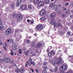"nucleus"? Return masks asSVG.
<instances>
[{
    "instance_id": "4c0bfd02",
    "label": "nucleus",
    "mask_w": 73,
    "mask_h": 73,
    "mask_svg": "<svg viewBox=\"0 0 73 73\" xmlns=\"http://www.w3.org/2000/svg\"><path fill=\"white\" fill-rule=\"evenodd\" d=\"M48 66H45L43 68L44 70H46V69H48Z\"/></svg>"
},
{
    "instance_id": "9d476101",
    "label": "nucleus",
    "mask_w": 73,
    "mask_h": 73,
    "mask_svg": "<svg viewBox=\"0 0 73 73\" xmlns=\"http://www.w3.org/2000/svg\"><path fill=\"white\" fill-rule=\"evenodd\" d=\"M3 24V22H0V29L2 31H3L4 29V27L3 26H1L0 25H1Z\"/></svg>"
},
{
    "instance_id": "e433bc0d",
    "label": "nucleus",
    "mask_w": 73,
    "mask_h": 73,
    "mask_svg": "<svg viewBox=\"0 0 73 73\" xmlns=\"http://www.w3.org/2000/svg\"><path fill=\"white\" fill-rule=\"evenodd\" d=\"M3 47L4 49L5 50H6V51H7V48H6L5 46V45H3Z\"/></svg>"
},
{
    "instance_id": "864d4df0",
    "label": "nucleus",
    "mask_w": 73,
    "mask_h": 73,
    "mask_svg": "<svg viewBox=\"0 0 73 73\" xmlns=\"http://www.w3.org/2000/svg\"><path fill=\"white\" fill-rule=\"evenodd\" d=\"M19 53H20V54H21V53H22L21 51V50H20V49H19Z\"/></svg>"
},
{
    "instance_id": "bf43d9fd",
    "label": "nucleus",
    "mask_w": 73,
    "mask_h": 73,
    "mask_svg": "<svg viewBox=\"0 0 73 73\" xmlns=\"http://www.w3.org/2000/svg\"><path fill=\"white\" fill-rule=\"evenodd\" d=\"M64 53H66V52H67V51H66V50L64 49Z\"/></svg>"
},
{
    "instance_id": "774afa93",
    "label": "nucleus",
    "mask_w": 73,
    "mask_h": 73,
    "mask_svg": "<svg viewBox=\"0 0 73 73\" xmlns=\"http://www.w3.org/2000/svg\"><path fill=\"white\" fill-rule=\"evenodd\" d=\"M62 17H65V15H62Z\"/></svg>"
},
{
    "instance_id": "393cba45",
    "label": "nucleus",
    "mask_w": 73,
    "mask_h": 73,
    "mask_svg": "<svg viewBox=\"0 0 73 73\" xmlns=\"http://www.w3.org/2000/svg\"><path fill=\"white\" fill-rule=\"evenodd\" d=\"M52 64L53 65H55L56 64V62L54 60H53L52 61Z\"/></svg>"
},
{
    "instance_id": "c85d7f7f",
    "label": "nucleus",
    "mask_w": 73,
    "mask_h": 73,
    "mask_svg": "<svg viewBox=\"0 0 73 73\" xmlns=\"http://www.w3.org/2000/svg\"><path fill=\"white\" fill-rule=\"evenodd\" d=\"M70 12L68 10L66 11L65 12V14L66 15H69V14Z\"/></svg>"
},
{
    "instance_id": "6ab92c4d",
    "label": "nucleus",
    "mask_w": 73,
    "mask_h": 73,
    "mask_svg": "<svg viewBox=\"0 0 73 73\" xmlns=\"http://www.w3.org/2000/svg\"><path fill=\"white\" fill-rule=\"evenodd\" d=\"M51 17L52 18H54L56 17V14L55 13H52L51 14Z\"/></svg>"
},
{
    "instance_id": "052dcab7",
    "label": "nucleus",
    "mask_w": 73,
    "mask_h": 73,
    "mask_svg": "<svg viewBox=\"0 0 73 73\" xmlns=\"http://www.w3.org/2000/svg\"><path fill=\"white\" fill-rule=\"evenodd\" d=\"M69 5V3H66L65 4V6H67V5Z\"/></svg>"
},
{
    "instance_id": "20e7f679",
    "label": "nucleus",
    "mask_w": 73,
    "mask_h": 73,
    "mask_svg": "<svg viewBox=\"0 0 73 73\" xmlns=\"http://www.w3.org/2000/svg\"><path fill=\"white\" fill-rule=\"evenodd\" d=\"M12 31H11V29L10 28H8L6 31V35H9L11 33Z\"/></svg>"
},
{
    "instance_id": "72a5a7b5",
    "label": "nucleus",
    "mask_w": 73,
    "mask_h": 73,
    "mask_svg": "<svg viewBox=\"0 0 73 73\" xmlns=\"http://www.w3.org/2000/svg\"><path fill=\"white\" fill-rule=\"evenodd\" d=\"M59 33L61 35H62V34H63L64 33V31H59Z\"/></svg>"
},
{
    "instance_id": "680f3d73",
    "label": "nucleus",
    "mask_w": 73,
    "mask_h": 73,
    "mask_svg": "<svg viewBox=\"0 0 73 73\" xmlns=\"http://www.w3.org/2000/svg\"><path fill=\"white\" fill-rule=\"evenodd\" d=\"M31 70L32 72L33 73V72H34V70L33 69H32V68H31Z\"/></svg>"
},
{
    "instance_id": "09e8293b",
    "label": "nucleus",
    "mask_w": 73,
    "mask_h": 73,
    "mask_svg": "<svg viewBox=\"0 0 73 73\" xmlns=\"http://www.w3.org/2000/svg\"><path fill=\"white\" fill-rule=\"evenodd\" d=\"M29 62H32V58H30V59H29Z\"/></svg>"
},
{
    "instance_id": "bb28decb",
    "label": "nucleus",
    "mask_w": 73,
    "mask_h": 73,
    "mask_svg": "<svg viewBox=\"0 0 73 73\" xmlns=\"http://www.w3.org/2000/svg\"><path fill=\"white\" fill-rule=\"evenodd\" d=\"M34 2L35 4H36L38 2V0H34Z\"/></svg>"
},
{
    "instance_id": "f3484780",
    "label": "nucleus",
    "mask_w": 73,
    "mask_h": 73,
    "mask_svg": "<svg viewBox=\"0 0 73 73\" xmlns=\"http://www.w3.org/2000/svg\"><path fill=\"white\" fill-rule=\"evenodd\" d=\"M47 17H48L46 16L45 17H42L41 18V20H42V21H44V20H46V19H47Z\"/></svg>"
},
{
    "instance_id": "6e6d98bb",
    "label": "nucleus",
    "mask_w": 73,
    "mask_h": 73,
    "mask_svg": "<svg viewBox=\"0 0 73 73\" xmlns=\"http://www.w3.org/2000/svg\"><path fill=\"white\" fill-rule=\"evenodd\" d=\"M16 16V13H15L13 14V17H14Z\"/></svg>"
},
{
    "instance_id": "39448f33",
    "label": "nucleus",
    "mask_w": 73,
    "mask_h": 73,
    "mask_svg": "<svg viewBox=\"0 0 73 73\" xmlns=\"http://www.w3.org/2000/svg\"><path fill=\"white\" fill-rule=\"evenodd\" d=\"M38 5L40 7L44 6V3L43 1H39L38 4Z\"/></svg>"
},
{
    "instance_id": "f704fd0d",
    "label": "nucleus",
    "mask_w": 73,
    "mask_h": 73,
    "mask_svg": "<svg viewBox=\"0 0 73 73\" xmlns=\"http://www.w3.org/2000/svg\"><path fill=\"white\" fill-rule=\"evenodd\" d=\"M52 55V54L50 52L48 53V56L49 57H51Z\"/></svg>"
},
{
    "instance_id": "79ce46f5",
    "label": "nucleus",
    "mask_w": 73,
    "mask_h": 73,
    "mask_svg": "<svg viewBox=\"0 0 73 73\" xmlns=\"http://www.w3.org/2000/svg\"><path fill=\"white\" fill-rule=\"evenodd\" d=\"M31 65H34V66H35V63L33 62H31Z\"/></svg>"
},
{
    "instance_id": "a18cd8bd",
    "label": "nucleus",
    "mask_w": 73,
    "mask_h": 73,
    "mask_svg": "<svg viewBox=\"0 0 73 73\" xmlns=\"http://www.w3.org/2000/svg\"><path fill=\"white\" fill-rule=\"evenodd\" d=\"M50 70L51 72H53L54 71V69H53L51 68Z\"/></svg>"
},
{
    "instance_id": "4468645a",
    "label": "nucleus",
    "mask_w": 73,
    "mask_h": 73,
    "mask_svg": "<svg viewBox=\"0 0 73 73\" xmlns=\"http://www.w3.org/2000/svg\"><path fill=\"white\" fill-rule=\"evenodd\" d=\"M12 48L13 50H16L17 49V45L14 44L12 46Z\"/></svg>"
},
{
    "instance_id": "338daca9",
    "label": "nucleus",
    "mask_w": 73,
    "mask_h": 73,
    "mask_svg": "<svg viewBox=\"0 0 73 73\" xmlns=\"http://www.w3.org/2000/svg\"><path fill=\"white\" fill-rule=\"evenodd\" d=\"M34 36H37V34L36 33H35L34 34Z\"/></svg>"
},
{
    "instance_id": "7c9ffc66",
    "label": "nucleus",
    "mask_w": 73,
    "mask_h": 73,
    "mask_svg": "<svg viewBox=\"0 0 73 73\" xmlns=\"http://www.w3.org/2000/svg\"><path fill=\"white\" fill-rule=\"evenodd\" d=\"M28 52H29V50H27V51H25V56H27V55H28Z\"/></svg>"
},
{
    "instance_id": "9b49d317",
    "label": "nucleus",
    "mask_w": 73,
    "mask_h": 73,
    "mask_svg": "<svg viewBox=\"0 0 73 73\" xmlns=\"http://www.w3.org/2000/svg\"><path fill=\"white\" fill-rule=\"evenodd\" d=\"M28 9L30 10L33 9H34V7L33 5H29L28 6Z\"/></svg>"
},
{
    "instance_id": "c9c22d12",
    "label": "nucleus",
    "mask_w": 73,
    "mask_h": 73,
    "mask_svg": "<svg viewBox=\"0 0 73 73\" xmlns=\"http://www.w3.org/2000/svg\"><path fill=\"white\" fill-rule=\"evenodd\" d=\"M47 64H48V63H47V62L44 61L43 63V64L44 65H46Z\"/></svg>"
},
{
    "instance_id": "603ef678",
    "label": "nucleus",
    "mask_w": 73,
    "mask_h": 73,
    "mask_svg": "<svg viewBox=\"0 0 73 73\" xmlns=\"http://www.w3.org/2000/svg\"><path fill=\"white\" fill-rule=\"evenodd\" d=\"M67 35L69 36H70V33L69 32H68Z\"/></svg>"
},
{
    "instance_id": "2f4dec72",
    "label": "nucleus",
    "mask_w": 73,
    "mask_h": 73,
    "mask_svg": "<svg viewBox=\"0 0 73 73\" xmlns=\"http://www.w3.org/2000/svg\"><path fill=\"white\" fill-rule=\"evenodd\" d=\"M11 53H10V54L12 56H13L14 55V53L13 52V51L12 50H11Z\"/></svg>"
},
{
    "instance_id": "a878e982",
    "label": "nucleus",
    "mask_w": 73,
    "mask_h": 73,
    "mask_svg": "<svg viewBox=\"0 0 73 73\" xmlns=\"http://www.w3.org/2000/svg\"><path fill=\"white\" fill-rule=\"evenodd\" d=\"M50 52L53 55V56H54L55 55V54H56L55 52H54V51H53V50H51Z\"/></svg>"
},
{
    "instance_id": "2eb2a0df",
    "label": "nucleus",
    "mask_w": 73,
    "mask_h": 73,
    "mask_svg": "<svg viewBox=\"0 0 73 73\" xmlns=\"http://www.w3.org/2000/svg\"><path fill=\"white\" fill-rule=\"evenodd\" d=\"M58 9V6L57 5H55L54 6V11H57Z\"/></svg>"
},
{
    "instance_id": "0eeeda50",
    "label": "nucleus",
    "mask_w": 73,
    "mask_h": 73,
    "mask_svg": "<svg viewBox=\"0 0 73 73\" xmlns=\"http://www.w3.org/2000/svg\"><path fill=\"white\" fill-rule=\"evenodd\" d=\"M46 14V11L44 10H41L40 12V14L41 16H44Z\"/></svg>"
},
{
    "instance_id": "7ed1b4c3",
    "label": "nucleus",
    "mask_w": 73,
    "mask_h": 73,
    "mask_svg": "<svg viewBox=\"0 0 73 73\" xmlns=\"http://www.w3.org/2000/svg\"><path fill=\"white\" fill-rule=\"evenodd\" d=\"M21 3V0H17L16 3L15 5L17 7H19Z\"/></svg>"
},
{
    "instance_id": "0e129e2a",
    "label": "nucleus",
    "mask_w": 73,
    "mask_h": 73,
    "mask_svg": "<svg viewBox=\"0 0 73 73\" xmlns=\"http://www.w3.org/2000/svg\"><path fill=\"white\" fill-rule=\"evenodd\" d=\"M36 56V54H33L32 55V56Z\"/></svg>"
},
{
    "instance_id": "13d9d810",
    "label": "nucleus",
    "mask_w": 73,
    "mask_h": 73,
    "mask_svg": "<svg viewBox=\"0 0 73 73\" xmlns=\"http://www.w3.org/2000/svg\"><path fill=\"white\" fill-rule=\"evenodd\" d=\"M27 43H29V42H30V40H27Z\"/></svg>"
},
{
    "instance_id": "ea45409f",
    "label": "nucleus",
    "mask_w": 73,
    "mask_h": 73,
    "mask_svg": "<svg viewBox=\"0 0 73 73\" xmlns=\"http://www.w3.org/2000/svg\"><path fill=\"white\" fill-rule=\"evenodd\" d=\"M9 9L8 8H7L5 9V11H6V12H8V11H9Z\"/></svg>"
},
{
    "instance_id": "69168bd1",
    "label": "nucleus",
    "mask_w": 73,
    "mask_h": 73,
    "mask_svg": "<svg viewBox=\"0 0 73 73\" xmlns=\"http://www.w3.org/2000/svg\"><path fill=\"white\" fill-rule=\"evenodd\" d=\"M25 67H27V66H28V64L26 63L25 65Z\"/></svg>"
},
{
    "instance_id": "4be33fe9",
    "label": "nucleus",
    "mask_w": 73,
    "mask_h": 73,
    "mask_svg": "<svg viewBox=\"0 0 73 73\" xmlns=\"http://www.w3.org/2000/svg\"><path fill=\"white\" fill-rule=\"evenodd\" d=\"M11 9L13 10L15 9V5L14 4H12L11 5Z\"/></svg>"
},
{
    "instance_id": "ddd939ff",
    "label": "nucleus",
    "mask_w": 73,
    "mask_h": 73,
    "mask_svg": "<svg viewBox=\"0 0 73 73\" xmlns=\"http://www.w3.org/2000/svg\"><path fill=\"white\" fill-rule=\"evenodd\" d=\"M21 9H25L27 7H26V6L25 5H21Z\"/></svg>"
},
{
    "instance_id": "f257e3e1",
    "label": "nucleus",
    "mask_w": 73,
    "mask_h": 73,
    "mask_svg": "<svg viewBox=\"0 0 73 73\" xmlns=\"http://www.w3.org/2000/svg\"><path fill=\"white\" fill-rule=\"evenodd\" d=\"M68 69V65H63L60 66V69L61 71H62L60 73H65L64 71H66Z\"/></svg>"
},
{
    "instance_id": "473e14b6",
    "label": "nucleus",
    "mask_w": 73,
    "mask_h": 73,
    "mask_svg": "<svg viewBox=\"0 0 73 73\" xmlns=\"http://www.w3.org/2000/svg\"><path fill=\"white\" fill-rule=\"evenodd\" d=\"M20 69L19 68H17L16 70V72L17 73H19L20 72Z\"/></svg>"
},
{
    "instance_id": "37998d69",
    "label": "nucleus",
    "mask_w": 73,
    "mask_h": 73,
    "mask_svg": "<svg viewBox=\"0 0 73 73\" xmlns=\"http://www.w3.org/2000/svg\"><path fill=\"white\" fill-rule=\"evenodd\" d=\"M43 73H47V71H46V70H44L42 71Z\"/></svg>"
},
{
    "instance_id": "3c124183",
    "label": "nucleus",
    "mask_w": 73,
    "mask_h": 73,
    "mask_svg": "<svg viewBox=\"0 0 73 73\" xmlns=\"http://www.w3.org/2000/svg\"><path fill=\"white\" fill-rule=\"evenodd\" d=\"M49 48H51V47H48V48L47 50V52H49Z\"/></svg>"
},
{
    "instance_id": "f8f14e48",
    "label": "nucleus",
    "mask_w": 73,
    "mask_h": 73,
    "mask_svg": "<svg viewBox=\"0 0 73 73\" xmlns=\"http://www.w3.org/2000/svg\"><path fill=\"white\" fill-rule=\"evenodd\" d=\"M61 61H62V60L61 58H59L58 60V61L56 62V64L57 65H59L61 63Z\"/></svg>"
},
{
    "instance_id": "a19ab883",
    "label": "nucleus",
    "mask_w": 73,
    "mask_h": 73,
    "mask_svg": "<svg viewBox=\"0 0 73 73\" xmlns=\"http://www.w3.org/2000/svg\"><path fill=\"white\" fill-rule=\"evenodd\" d=\"M57 12L58 14L59 15V14H60V13H61V11H60V10H58Z\"/></svg>"
},
{
    "instance_id": "a211bd4d",
    "label": "nucleus",
    "mask_w": 73,
    "mask_h": 73,
    "mask_svg": "<svg viewBox=\"0 0 73 73\" xmlns=\"http://www.w3.org/2000/svg\"><path fill=\"white\" fill-rule=\"evenodd\" d=\"M69 59H70V61L71 62H72L73 63V57H72V56H69Z\"/></svg>"
},
{
    "instance_id": "e2e57ef3",
    "label": "nucleus",
    "mask_w": 73,
    "mask_h": 73,
    "mask_svg": "<svg viewBox=\"0 0 73 73\" xmlns=\"http://www.w3.org/2000/svg\"><path fill=\"white\" fill-rule=\"evenodd\" d=\"M27 21L28 23H29V22H30V21L31 22V21H30V20H29V19H27Z\"/></svg>"
},
{
    "instance_id": "5701e85b",
    "label": "nucleus",
    "mask_w": 73,
    "mask_h": 73,
    "mask_svg": "<svg viewBox=\"0 0 73 73\" xmlns=\"http://www.w3.org/2000/svg\"><path fill=\"white\" fill-rule=\"evenodd\" d=\"M45 3L46 4H49L50 3V2L49 0H45Z\"/></svg>"
},
{
    "instance_id": "6e6552de",
    "label": "nucleus",
    "mask_w": 73,
    "mask_h": 73,
    "mask_svg": "<svg viewBox=\"0 0 73 73\" xmlns=\"http://www.w3.org/2000/svg\"><path fill=\"white\" fill-rule=\"evenodd\" d=\"M54 25L55 27H62V25L60 23H58V22H55L54 24Z\"/></svg>"
},
{
    "instance_id": "de8ad7c7",
    "label": "nucleus",
    "mask_w": 73,
    "mask_h": 73,
    "mask_svg": "<svg viewBox=\"0 0 73 73\" xmlns=\"http://www.w3.org/2000/svg\"><path fill=\"white\" fill-rule=\"evenodd\" d=\"M30 23L31 24H32L33 23H34V21L33 20L30 21Z\"/></svg>"
},
{
    "instance_id": "aec40b11",
    "label": "nucleus",
    "mask_w": 73,
    "mask_h": 73,
    "mask_svg": "<svg viewBox=\"0 0 73 73\" xmlns=\"http://www.w3.org/2000/svg\"><path fill=\"white\" fill-rule=\"evenodd\" d=\"M54 23H55V21L54 20H51L50 22V24L51 25H53L54 24Z\"/></svg>"
},
{
    "instance_id": "1a4fd4ad",
    "label": "nucleus",
    "mask_w": 73,
    "mask_h": 73,
    "mask_svg": "<svg viewBox=\"0 0 73 73\" xmlns=\"http://www.w3.org/2000/svg\"><path fill=\"white\" fill-rule=\"evenodd\" d=\"M21 37V35H18L16 37V39L17 41H19L20 40V38Z\"/></svg>"
},
{
    "instance_id": "c03bdc74",
    "label": "nucleus",
    "mask_w": 73,
    "mask_h": 73,
    "mask_svg": "<svg viewBox=\"0 0 73 73\" xmlns=\"http://www.w3.org/2000/svg\"><path fill=\"white\" fill-rule=\"evenodd\" d=\"M18 33H19V30H17L15 32V34H18Z\"/></svg>"
},
{
    "instance_id": "49530a36",
    "label": "nucleus",
    "mask_w": 73,
    "mask_h": 73,
    "mask_svg": "<svg viewBox=\"0 0 73 73\" xmlns=\"http://www.w3.org/2000/svg\"><path fill=\"white\" fill-rule=\"evenodd\" d=\"M61 53V51H58L57 53V54H60Z\"/></svg>"
},
{
    "instance_id": "5fc2aeb1",
    "label": "nucleus",
    "mask_w": 73,
    "mask_h": 73,
    "mask_svg": "<svg viewBox=\"0 0 73 73\" xmlns=\"http://www.w3.org/2000/svg\"><path fill=\"white\" fill-rule=\"evenodd\" d=\"M66 8H63V11H66Z\"/></svg>"
},
{
    "instance_id": "58836bf2",
    "label": "nucleus",
    "mask_w": 73,
    "mask_h": 73,
    "mask_svg": "<svg viewBox=\"0 0 73 73\" xmlns=\"http://www.w3.org/2000/svg\"><path fill=\"white\" fill-rule=\"evenodd\" d=\"M57 69H58V67L57 66H56L55 68L54 71L55 72H57Z\"/></svg>"
},
{
    "instance_id": "cd10ccee",
    "label": "nucleus",
    "mask_w": 73,
    "mask_h": 73,
    "mask_svg": "<svg viewBox=\"0 0 73 73\" xmlns=\"http://www.w3.org/2000/svg\"><path fill=\"white\" fill-rule=\"evenodd\" d=\"M35 46H36V44H35V43H33L31 44V46L33 48H35Z\"/></svg>"
},
{
    "instance_id": "dca6fc26",
    "label": "nucleus",
    "mask_w": 73,
    "mask_h": 73,
    "mask_svg": "<svg viewBox=\"0 0 73 73\" xmlns=\"http://www.w3.org/2000/svg\"><path fill=\"white\" fill-rule=\"evenodd\" d=\"M42 46V44L41 43H37V48H40Z\"/></svg>"
},
{
    "instance_id": "8fccbe9b",
    "label": "nucleus",
    "mask_w": 73,
    "mask_h": 73,
    "mask_svg": "<svg viewBox=\"0 0 73 73\" xmlns=\"http://www.w3.org/2000/svg\"><path fill=\"white\" fill-rule=\"evenodd\" d=\"M71 24H72V23L70 22H69L68 24V26H71Z\"/></svg>"
},
{
    "instance_id": "423d86ee",
    "label": "nucleus",
    "mask_w": 73,
    "mask_h": 73,
    "mask_svg": "<svg viewBox=\"0 0 73 73\" xmlns=\"http://www.w3.org/2000/svg\"><path fill=\"white\" fill-rule=\"evenodd\" d=\"M23 19V16L20 14H18L17 15V20H22Z\"/></svg>"
},
{
    "instance_id": "412c9836",
    "label": "nucleus",
    "mask_w": 73,
    "mask_h": 73,
    "mask_svg": "<svg viewBox=\"0 0 73 73\" xmlns=\"http://www.w3.org/2000/svg\"><path fill=\"white\" fill-rule=\"evenodd\" d=\"M10 61V59L9 58H7L5 60V61L6 62H8Z\"/></svg>"
},
{
    "instance_id": "b1692460",
    "label": "nucleus",
    "mask_w": 73,
    "mask_h": 73,
    "mask_svg": "<svg viewBox=\"0 0 73 73\" xmlns=\"http://www.w3.org/2000/svg\"><path fill=\"white\" fill-rule=\"evenodd\" d=\"M7 41L8 42H9L10 44H12V43H13L14 42H13V40H7Z\"/></svg>"
},
{
    "instance_id": "c756f323",
    "label": "nucleus",
    "mask_w": 73,
    "mask_h": 73,
    "mask_svg": "<svg viewBox=\"0 0 73 73\" xmlns=\"http://www.w3.org/2000/svg\"><path fill=\"white\" fill-rule=\"evenodd\" d=\"M53 5H54L53 3H51L50 4L49 6L50 8H52V7H53Z\"/></svg>"
},
{
    "instance_id": "f03ea898",
    "label": "nucleus",
    "mask_w": 73,
    "mask_h": 73,
    "mask_svg": "<svg viewBox=\"0 0 73 73\" xmlns=\"http://www.w3.org/2000/svg\"><path fill=\"white\" fill-rule=\"evenodd\" d=\"M36 28L37 30L41 31L43 29V26L41 24H39L36 26Z\"/></svg>"
},
{
    "instance_id": "4d7b16f0",
    "label": "nucleus",
    "mask_w": 73,
    "mask_h": 73,
    "mask_svg": "<svg viewBox=\"0 0 73 73\" xmlns=\"http://www.w3.org/2000/svg\"><path fill=\"white\" fill-rule=\"evenodd\" d=\"M27 63L28 64L29 66H30V65H31V64H30L29 62H28L27 61Z\"/></svg>"
}]
</instances>
